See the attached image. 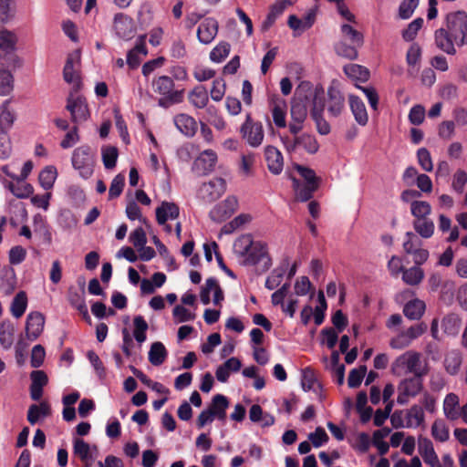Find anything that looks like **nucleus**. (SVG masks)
<instances>
[{
    "label": "nucleus",
    "instance_id": "1",
    "mask_svg": "<svg viewBox=\"0 0 467 467\" xmlns=\"http://www.w3.org/2000/svg\"><path fill=\"white\" fill-rule=\"evenodd\" d=\"M436 47L448 55H455V46L467 45V13L454 11L447 14L445 27L439 28L434 34Z\"/></svg>",
    "mask_w": 467,
    "mask_h": 467
},
{
    "label": "nucleus",
    "instance_id": "2",
    "mask_svg": "<svg viewBox=\"0 0 467 467\" xmlns=\"http://www.w3.org/2000/svg\"><path fill=\"white\" fill-rule=\"evenodd\" d=\"M234 252L244 265H261L265 271L272 265L267 244L260 240L254 241L249 234L242 235L234 241Z\"/></svg>",
    "mask_w": 467,
    "mask_h": 467
},
{
    "label": "nucleus",
    "instance_id": "3",
    "mask_svg": "<svg viewBox=\"0 0 467 467\" xmlns=\"http://www.w3.org/2000/svg\"><path fill=\"white\" fill-rule=\"evenodd\" d=\"M322 95V89L312 88L308 84L302 85L296 91L291 106V121L288 125L291 134L299 133L303 130L310 103L314 106L315 102H320Z\"/></svg>",
    "mask_w": 467,
    "mask_h": 467
},
{
    "label": "nucleus",
    "instance_id": "4",
    "mask_svg": "<svg viewBox=\"0 0 467 467\" xmlns=\"http://www.w3.org/2000/svg\"><path fill=\"white\" fill-rule=\"evenodd\" d=\"M391 373L397 377L412 374L423 377L427 374V366L422 363L421 354L416 350H407L399 355L391 363Z\"/></svg>",
    "mask_w": 467,
    "mask_h": 467
},
{
    "label": "nucleus",
    "instance_id": "5",
    "mask_svg": "<svg viewBox=\"0 0 467 467\" xmlns=\"http://www.w3.org/2000/svg\"><path fill=\"white\" fill-rule=\"evenodd\" d=\"M426 415L420 404H413L409 409L395 410L390 416L394 429L425 428Z\"/></svg>",
    "mask_w": 467,
    "mask_h": 467
},
{
    "label": "nucleus",
    "instance_id": "6",
    "mask_svg": "<svg viewBox=\"0 0 467 467\" xmlns=\"http://www.w3.org/2000/svg\"><path fill=\"white\" fill-rule=\"evenodd\" d=\"M95 156V151L87 145H82L74 150L71 157L72 166L83 179H88L92 176Z\"/></svg>",
    "mask_w": 467,
    "mask_h": 467
},
{
    "label": "nucleus",
    "instance_id": "7",
    "mask_svg": "<svg viewBox=\"0 0 467 467\" xmlns=\"http://www.w3.org/2000/svg\"><path fill=\"white\" fill-rule=\"evenodd\" d=\"M281 141L285 147V149L288 152H296L298 150H305L308 153H316L318 150L319 145L316 140V138L307 133H296L281 135Z\"/></svg>",
    "mask_w": 467,
    "mask_h": 467
},
{
    "label": "nucleus",
    "instance_id": "8",
    "mask_svg": "<svg viewBox=\"0 0 467 467\" xmlns=\"http://www.w3.org/2000/svg\"><path fill=\"white\" fill-rule=\"evenodd\" d=\"M427 331V325L423 322L414 324L406 329L398 331L390 339L389 347L395 350L409 348L412 342L420 337Z\"/></svg>",
    "mask_w": 467,
    "mask_h": 467
},
{
    "label": "nucleus",
    "instance_id": "9",
    "mask_svg": "<svg viewBox=\"0 0 467 467\" xmlns=\"http://www.w3.org/2000/svg\"><path fill=\"white\" fill-rule=\"evenodd\" d=\"M240 133L246 143L253 148H258L264 141L265 130L263 124L254 121L250 113L246 114L245 120L240 128Z\"/></svg>",
    "mask_w": 467,
    "mask_h": 467
},
{
    "label": "nucleus",
    "instance_id": "10",
    "mask_svg": "<svg viewBox=\"0 0 467 467\" xmlns=\"http://www.w3.org/2000/svg\"><path fill=\"white\" fill-rule=\"evenodd\" d=\"M226 190V182L222 178H213L203 182L197 191V197L206 203L219 199Z\"/></svg>",
    "mask_w": 467,
    "mask_h": 467
},
{
    "label": "nucleus",
    "instance_id": "11",
    "mask_svg": "<svg viewBox=\"0 0 467 467\" xmlns=\"http://www.w3.org/2000/svg\"><path fill=\"white\" fill-rule=\"evenodd\" d=\"M421 378L416 376L405 378L399 383L397 402L400 405L407 404L411 399L420 394L422 389Z\"/></svg>",
    "mask_w": 467,
    "mask_h": 467
},
{
    "label": "nucleus",
    "instance_id": "12",
    "mask_svg": "<svg viewBox=\"0 0 467 467\" xmlns=\"http://www.w3.org/2000/svg\"><path fill=\"white\" fill-rule=\"evenodd\" d=\"M80 53L76 50L68 54L64 69V80L72 86L74 89H78L81 86L80 78Z\"/></svg>",
    "mask_w": 467,
    "mask_h": 467
},
{
    "label": "nucleus",
    "instance_id": "13",
    "mask_svg": "<svg viewBox=\"0 0 467 467\" xmlns=\"http://www.w3.org/2000/svg\"><path fill=\"white\" fill-rule=\"evenodd\" d=\"M67 109L70 111L72 121L77 124L87 120L89 116L86 99L81 96L70 94L67 99Z\"/></svg>",
    "mask_w": 467,
    "mask_h": 467
},
{
    "label": "nucleus",
    "instance_id": "14",
    "mask_svg": "<svg viewBox=\"0 0 467 467\" xmlns=\"http://www.w3.org/2000/svg\"><path fill=\"white\" fill-rule=\"evenodd\" d=\"M152 87L155 92L164 96L171 102H180L182 100V91L173 90V80L168 76H161L154 79Z\"/></svg>",
    "mask_w": 467,
    "mask_h": 467
},
{
    "label": "nucleus",
    "instance_id": "15",
    "mask_svg": "<svg viewBox=\"0 0 467 467\" xmlns=\"http://www.w3.org/2000/svg\"><path fill=\"white\" fill-rule=\"evenodd\" d=\"M113 29L116 36L123 40L133 38L136 33L133 19L121 13L114 16Z\"/></svg>",
    "mask_w": 467,
    "mask_h": 467
},
{
    "label": "nucleus",
    "instance_id": "16",
    "mask_svg": "<svg viewBox=\"0 0 467 467\" xmlns=\"http://www.w3.org/2000/svg\"><path fill=\"white\" fill-rule=\"evenodd\" d=\"M238 201L234 196H228L225 200L216 204L210 212V217L214 222H223L237 210Z\"/></svg>",
    "mask_w": 467,
    "mask_h": 467
},
{
    "label": "nucleus",
    "instance_id": "17",
    "mask_svg": "<svg viewBox=\"0 0 467 467\" xmlns=\"http://www.w3.org/2000/svg\"><path fill=\"white\" fill-rule=\"evenodd\" d=\"M326 107L328 115L333 118H337L344 111L345 98L337 87L330 86L327 88Z\"/></svg>",
    "mask_w": 467,
    "mask_h": 467
},
{
    "label": "nucleus",
    "instance_id": "18",
    "mask_svg": "<svg viewBox=\"0 0 467 467\" xmlns=\"http://www.w3.org/2000/svg\"><path fill=\"white\" fill-rule=\"evenodd\" d=\"M45 327V317L38 311L30 312L26 321V337L34 341L42 334Z\"/></svg>",
    "mask_w": 467,
    "mask_h": 467
},
{
    "label": "nucleus",
    "instance_id": "19",
    "mask_svg": "<svg viewBox=\"0 0 467 467\" xmlns=\"http://www.w3.org/2000/svg\"><path fill=\"white\" fill-rule=\"evenodd\" d=\"M217 162V154L213 150H204L194 160L192 171L199 174H206L211 172Z\"/></svg>",
    "mask_w": 467,
    "mask_h": 467
},
{
    "label": "nucleus",
    "instance_id": "20",
    "mask_svg": "<svg viewBox=\"0 0 467 467\" xmlns=\"http://www.w3.org/2000/svg\"><path fill=\"white\" fill-rule=\"evenodd\" d=\"M212 294L214 305H219L223 300V291L217 280L213 277L208 278L202 288L200 297L203 305H208L211 302Z\"/></svg>",
    "mask_w": 467,
    "mask_h": 467
},
{
    "label": "nucleus",
    "instance_id": "21",
    "mask_svg": "<svg viewBox=\"0 0 467 467\" xmlns=\"http://www.w3.org/2000/svg\"><path fill=\"white\" fill-rule=\"evenodd\" d=\"M218 22L213 17L203 19L197 28V38L200 43L208 45L212 43L218 34Z\"/></svg>",
    "mask_w": 467,
    "mask_h": 467
},
{
    "label": "nucleus",
    "instance_id": "22",
    "mask_svg": "<svg viewBox=\"0 0 467 467\" xmlns=\"http://www.w3.org/2000/svg\"><path fill=\"white\" fill-rule=\"evenodd\" d=\"M73 452L78 456L87 467H89L98 455V448L90 446L84 440L75 439L73 443Z\"/></svg>",
    "mask_w": 467,
    "mask_h": 467
},
{
    "label": "nucleus",
    "instance_id": "23",
    "mask_svg": "<svg viewBox=\"0 0 467 467\" xmlns=\"http://www.w3.org/2000/svg\"><path fill=\"white\" fill-rule=\"evenodd\" d=\"M173 122L177 130L186 137H193L198 130L195 119L186 113H180L174 116Z\"/></svg>",
    "mask_w": 467,
    "mask_h": 467
},
{
    "label": "nucleus",
    "instance_id": "24",
    "mask_svg": "<svg viewBox=\"0 0 467 467\" xmlns=\"http://www.w3.org/2000/svg\"><path fill=\"white\" fill-rule=\"evenodd\" d=\"M317 17V9H309L303 18H298L295 15L288 16L287 25L291 29L297 32H304L309 29L315 23Z\"/></svg>",
    "mask_w": 467,
    "mask_h": 467
},
{
    "label": "nucleus",
    "instance_id": "25",
    "mask_svg": "<svg viewBox=\"0 0 467 467\" xmlns=\"http://www.w3.org/2000/svg\"><path fill=\"white\" fill-rule=\"evenodd\" d=\"M265 156L268 170L273 174H280L284 168V159L281 151L274 146H266Z\"/></svg>",
    "mask_w": 467,
    "mask_h": 467
},
{
    "label": "nucleus",
    "instance_id": "26",
    "mask_svg": "<svg viewBox=\"0 0 467 467\" xmlns=\"http://www.w3.org/2000/svg\"><path fill=\"white\" fill-rule=\"evenodd\" d=\"M444 417L450 421H455L460 419V399L455 393H449L445 396L442 403Z\"/></svg>",
    "mask_w": 467,
    "mask_h": 467
},
{
    "label": "nucleus",
    "instance_id": "27",
    "mask_svg": "<svg viewBox=\"0 0 467 467\" xmlns=\"http://www.w3.org/2000/svg\"><path fill=\"white\" fill-rule=\"evenodd\" d=\"M30 397L33 400H39L43 395V388L47 384L48 379L43 370H34L30 374Z\"/></svg>",
    "mask_w": 467,
    "mask_h": 467
},
{
    "label": "nucleus",
    "instance_id": "28",
    "mask_svg": "<svg viewBox=\"0 0 467 467\" xmlns=\"http://www.w3.org/2000/svg\"><path fill=\"white\" fill-rule=\"evenodd\" d=\"M348 103L357 123L360 126L367 125L368 121V115L362 99L356 95L350 94L348 95Z\"/></svg>",
    "mask_w": 467,
    "mask_h": 467
},
{
    "label": "nucleus",
    "instance_id": "29",
    "mask_svg": "<svg viewBox=\"0 0 467 467\" xmlns=\"http://www.w3.org/2000/svg\"><path fill=\"white\" fill-rule=\"evenodd\" d=\"M180 209L177 204L170 202H162L156 209V219L159 224H165L169 220H174L179 216Z\"/></svg>",
    "mask_w": 467,
    "mask_h": 467
},
{
    "label": "nucleus",
    "instance_id": "30",
    "mask_svg": "<svg viewBox=\"0 0 467 467\" xmlns=\"http://www.w3.org/2000/svg\"><path fill=\"white\" fill-rule=\"evenodd\" d=\"M462 325V318L458 314L449 313L441 321V329L448 337H456Z\"/></svg>",
    "mask_w": 467,
    "mask_h": 467
},
{
    "label": "nucleus",
    "instance_id": "31",
    "mask_svg": "<svg viewBox=\"0 0 467 467\" xmlns=\"http://www.w3.org/2000/svg\"><path fill=\"white\" fill-rule=\"evenodd\" d=\"M16 119V114L10 108V100H5L0 106V131L9 132Z\"/></svg>",
    "mask_w": 467,
    "mask_h": 467
},
{
    "label": "nucleus",
    "instance_id": "32",
    "mask_svg": "<svg viewBox=\"0 0 467 467\" xmlns=\"http://www.w3.org/2000/svg\"><path fill=\"white\" fill-rule=\"evenodd\" d=\"M425 310V302L419 298H414L405 304L403 307V314L410 320H419L424 315Z\"/></svg>",
    "mask_w": 467,
    "mask_h": 467
},
{
    "label": "nucleus",
    "instance_id": "33",
    "mask_svg": "<svg viewBox=\"0 0 467 467\" xmlns=\"http://www.w3.org/2000/svg\"><path fill=\"white\" fill-rule=\"evenodd\" d=\"M229 406L227 398L222 394L213 396L208 410L220 420H224L226 417V410Z\"/></svg>",
    "mask_w": 467,
    "mask_h": 467
},
{
    "label": "nucleus",
    "instance_id": "34",
    "mask_svg": "<svg viewBox=\"0 0 467 467\" xmlns=\"http://www.w3.org/2000/svg\"><path fill=\"white\" fill-rule=\"evenodd\" d=\"M462 357L459 350L452 349L445 354L443 366L447 373L450 375L458 374L462 366Z\"/></svg>",
    "mask_w": 467,
    "mask_h": 467
},
{
    "label": "nucleus",
    "instance_id": "35",
    "mask_svg": "<svg viewBox=\"0 0 467 467\" xmlns=\"http://www.w3.org/2000/svg\"><path fill=\"white\" fill-rule=\"evenodd\" d=\"M51 414V408L47 401L39 404H33L27 411V420L30 424H36L40 419L46 418Z\"/></svg>",
    "mask_w": 467,
    "mask_h": 467
},
{
    "label": "nucleus",
    "instance_id": "36",
    "mask_svg": "<svg viewBox=\"0 0 467 467\" xmlns=\"http://www.w3.org/2000/svg\"><path fill=\"white\" fill-rule=\"evenodd\" d=\"M323 109H324V105L322 104V100L320 102H315V105L311 110V115L317 124V131L321 135H327L330 132V125L323 118V115H322Z\"/></svg>",
    "mask_w": 467,
    "mask_h": 467
},
{
    "label": "nucleus",
    "instance_id": "37",
    "mask_svg": "<svg viewBox=\"0 0 467 467\" xmlns=\"http://www.w3.org/2000/svg\"><path fill=\"white\" fill-rule=\"evenodd\" d=\"M432 438L439 442H446L450 439V429L443 419H436L431 428Z\"/></svg>",
    "mask_w": 467,
    "mask_h": 467
},
{
    "label": "nucleus",
    "instance_id": "38",
    "mask_svg": "<svg viewBox=\"0 0 467 467\" xmlns=\"http://www.w3.org/2000/svg\"><path fill=\"white\" fill-rule=\"evenodd\" d=\"M28 299L25 291L18 292L10 305L11 315L15 318H20L27 308Z\"/></svg>",
    "mask_w": 467,
    "mask_h": 467
},
{
    "label": "nucleus",
    "instance_id": "39",
    "mask_svg": "<svg viewBox=\"0 0 467 467\" xmlns=\"http://www.w3.org/2000/svg\"><path fill=\"white\" fill-rule=\"evenodd\" d=\"M340 33L344 40L357 46L363 45L364 37L362 33L355 29L351 23H343L340 26Z\"/></svg>",
    "mask_w": 467,
    "mask_h": 467
},
{
    "label": "nucleus",
    "instance_id": "40",
    "mask_svg": "<svg viewBox=\"0 0 467 467\" xmlns=\"http://www.w3.org/2000/svg\"><path fill=\"white\" fill-rule=\"evenodd\" d=\"M168 356L167 349L161 342H154L151 344L149 351V361L153 366H161Z\"/></svg>",
    "mask_w": 467,
    "mask_h": 467
},
{
    "label": "nucleus",
    "instance_id": "41",
    "mask_svg": "<svg viewBox=\"0 0 467 467\" xmlns=\"http://www.w3.org/2000/svg\"><path fill=\"white\" fill-rule=\"evenodd\" d=\"M17 42L16 35L9 30L0 31V55L15 51Z\"/></svg>",
    "mask_w": 467,
    "mask_h": 467
},
{
    "label": "nucleus",
    "instance_id": "42",
    "mask_svg": "<svg viewBox=\"0 0 467 467\" xmlns=\"http://www.w3.org/2000/svg\"><path fill=\"white\" fill-rule=\"evenodd\" d=\"M188 98L190 103L197 109H203L209 101L208 92L202 86L195 87L189 93Z\"/></svg>",
    "mask_w": 467,
    "mask_h": 467
},
{
    "label": "nucleus",
    "instance_id": "43",
    "mask_svg": "<svg viewBox=\"0 0 467 467\" xmlns=\"http://www.w3.org/2000/svg\"><path fill=\"white\" fill-rule=\"evenodd\" d=\"M15 327L6 320L0 324V344L5 349H9L14 343Z\"/></svg>",
    "mask_w": 467,
    "mask_h": 467
},
{
    "label": "nucleus",
    "instance_id": "44",
    "mask_svg": "<svg viewBox=\"0 0 467 467\" xmlns=\"http://www.w3.org/2000/svg\"><path fill=\"white\" fill-rule=\"evenodd\" d=\"M424 278V271L417 265L404 268L402 281L409 285H418Z\"/></svg>",
    "mask_w": 467,
    "mask_h": 467
},
{
    "label": "nucleus",
    "instance_id": "45",
    "mask_svg": "<svg viewBox=\"0 0 467 467\" xmlns=\"http://www.w3.org/2000/svg\"><path fill=\"white\" fill-rule=\"evenodd\" d=\"M345 74L353 80L365 82L369 78V71L358 64H348L344 67Z\"/></svg>",
    "mask_w": 467,
    "mask_h": 467
},
{
    "label": "nucleus",
    "instance_id": "46",
    "mask_svg": "<svg viewBox=\"0 0 467 467\" xmlns=\"http://www.w3.org/2000/svg\"><path fill=\"white\" fill-rule=\"evenodd\" d=\"M293 186L296 198L301 202L309 200L313 192L317 189V184L301 183L296 179H293Z\"/></svg>",
    "mask_w": 467,
    "mask_h": 467
},
{
    "label": "nucleus",
    "instance_id": "47",
    "mask_svg": "<svg viewBox=\"0 0 467 467\" xmlns=\"http://www.w3.org/2000/svg\"><path fill=\"white\" fill-rule=\"evenodd\" d=\"M149 328L148 323L142 316H136L133 319V337L139 344L147 339L146 332Z\"/></svg>",
    "mask_w": 467,
    "mask_h": 467
},
{
    "label": "nucleus",
    "instance_id": "48",
    "mask_svg": "<svg viewBox=\"0 0 467 467\" xmlns=\"http://www.w3.org/2000/svg\"><path fill=\"white\" fill-rule=\"evenodd\" d=\"M9 191L17 198L26 199L33 193V187L25 181H17V183L9 182L7 185Z\"/></svg>",
    "mask_w": 467,
    "mask_h": 467
},
{
    "label": "nucleus",
    "instance_id": "49",
    "mask_svg": "<svg viewBox=\"0 0 467 467\" xmlns=\"http://www.w3.org/2000/svg\"><path fill=\"white\" fill-rule=\"evenodd\" d=\"M413 227L416 233L425 239L431 237L435 229L433 222L430 219L415 220Z\"/></svg>",
    "mask_w": 467,
    "mask_h": 467
},
{
    "label": "nucleus",
    "instance_id": "50",
    "mask_svg": "<svg viewBox=\"0 0 467 467\" xmlns=\"http://www.w3.org/2000/svg\"><path fill=\"white\" fill-rule=\"evenodd\" d=\"M14 83H15V80H14L13 74L5 68H1L0 69V95L1 96L9 95L14 89Z\"/></svg>",
    "mask_w": 467,
    "mask_h": 467
},
{
    "label": "nucleus",
    "instance_id": "51",
    "mask_svg": "<svg viewBox=\"0 0 467 467\" xmlns=\"http://www.w3.org/2000/svg\"><path fill=\"white\" fill-rule=\"evenodd\" d=\"M230 50V44L225 41H222L210 52V59L214 63H221L229 56Z\"/></svg>",
    "mask_w": 467,
    "mask_h": 467
},
{
    "label": "nucleus",
    "instance_id": "52",
    "mask_svg": "<svg viewBox=\"0 0 467 467\" xmlns=\"http://www.w3.org/2000/svg\"><path fill=\"white\" fill-rule=\"evenodd\" d=\"M255 163V154L254 152L244 153L241 156L239 171L244 177H250L254 174V165Z\"/></svg>",
    "mask_w": 467,
    "mask_h": 467
},
{
    "label": "nucleus",
    "instance_id": "53",
    "mask_svg": "<svg viewBox=\"0 0 467 467\" xmlns=\"http://www.w3.org/2000/svg\"><path fill=\"white\" fill-rule=\"evenodd\" d=\"M285 103L284 101H279L274 105L272 108V118L275 125L277 128H285L286 127V110H285Z\"/></svg>",
    "mask_w": 467,
    "mask_h": 467
},
{
    "label": "nucleus",
    "instance_id": "54",
    "mask_svg": "<svg viewBox=\"0 0 467 467\" xmlns=\"http://www.w3.org/2000/svg\"><path fill=\"white\" fill-rule=\"evenodd\" d=\"M410 212L417 220L426 219L431 214V206L425 201H413L410 203Z\"/></svg>",
    "mask_w": 467,
    "mask_h": 467
},
{
    "label": "nucleus",
    "instance_id": "55",
    "mask_svg": "<svg viewBox=\"0 0 467 467\" xmlns=\"http://www.w3.org/2000/svg\"><path fill=\"white\" fill-rule=\"evenodd\" d=\"M57 169L53 166L46 167L39 174V182L40 185L45 190H49L53 187L54 182L57 179Z\"/></svg>",
    "mask_w": 467,
    "mask_h": 467
},
{
    "label": "nucleus",
    "instance_id": "56",
    "mask_svg": "<svg viewBox=\"0 0 467 467\" xmlns=\"http://www.w3.org/2000/svg\"><path fill=\"white\" fill-rule=\"evenodd\" d=\"M301 385L304 390L317 391L320 389V384L313 370L306 368L302 373Z\"/></svg>",
    "mask_w": 467,
    "mask_h": 467
},
{
    "label": "nucleus",
    "instance_id": "57",
    "mask_svg": "<svg viewBox=\"0 0 467 467\" xmlns=\"http://www.w3.org/2000/svg\"><path fill=\"white\" fill-rule=\"evenodd\" d=\"M69 303L82 315L86 321L90 322L88 306L82 295L78 293L71 294L69 296Z\"/></svg>",
    "mask_w": 467,
    "mask_h": 467
},
{
    "label": "nucleus",
    "instance_id": "58",
    "mask_svg": "<svg viewBox=\"0 0 467 467\" xmlns=\"http://www.w3.org/2000/svg\"><path fill=\"white\" fill-rule=\"evenodd\" d=\"M360 46L353 45V44H346L344 41H339L335 46V50L337 54L340 57L348 58V59H356L358 57V47Z\"/></svg>",
    "mask_w": 467,
    "mask_h": 467
},
{
    "label": "nucleus",
    "instance_id": "59",
    "mask_svg": "<svg viewBox=\"0 0 467 467\" xmlns=\"http://www.w3.org/2000/svg\"><path fill=\"white\" fill-rule=\"evenodd\" d=\"M102 161L106 169H113L116 166L118 159V150L116 147L108 146L102 148Z\"/></svg>",
    "mask_w": 467,
    "mask_h": 467
},
{
    "label": "nucleus",
    "instance_id": "60",
    "mask_svg": "<svg viewBox=\"0 0 467 467\" xmlns=\"http://www.w3.org/2000/svg\"><path fill=\"white\" fill-rule=\"evenodd\" d=\"M417 161L421 169L426 172L433 170V162L431 152L426 148H420L417 150Z\"/></svg>",
    "mask_w": 467,
    "mask_h": 467
},
{
    "label": "nucleus",
    "instance_id": "61",
    "mask_svg": "<svg viewBox=\"0 0 467 467\" xmlns=\"http://www.w3.org/2000/svg\"><path fill=\"white\" fill-rule=\"evenodd\" d=\"M172 316L176 323H184L195 318V314L192 311L181 305L173 308Z\"/></svg>",
    "mask_w": 467,
    "mask_h": 467
},
{
    "label": "nucleus",
    "instance_id": "62",
    "mask_svg": "<svg viewBox=\"0 0 467 467\" xmlns=\"http://www.w3.org/2000/svg\"><path fill=\"white\" fill-rule=\"evenodd\" d=\"M317 301H318V305L316 306V308H315V310H313V312H314L315 324L317 326H319L324 321L325 311L327 307V302L325 299V296L322 291H319V293L317 295Z\"/></svg>",
    "mask_w": 467,
    "mask_h": 467
},
{
    "label": "nucleus",
    "instance_id": "63",
    "mask_svg": "<svg viewBox=\"0 0 467 467\" xmlns=\"http://www.w3.org/2000/svg\"><path fill=\"white\" fill-rule=\"evenodd\" d=\"M124 185H125V176L121 173L116 175L113 178V180L110 183V186H109V198L114 199V198L119 197L123 191Z\"/></svg>",
    "mask_w": 467,
    "mask_h": 467
},
{
    "label": "nucleus",
    "instance_id": "64",
    "mask_svg": "<svg viewBox=\"0 0 467 467\" xmlns=\"http://www.w3.org/2000/svg\"><path fill=\"white\" fill-rule=\"evenodd\" d=\"M422 25H423V19L420 17L416 18L412 22H410L409 24V26H407V28L404 29L402 32V37L404 38V40H406V41L413 40L416 37L419 30L421 28Z\"/></svg>",
    "mask_w": 467,
    "mask_h": 467
}]
</instances>
